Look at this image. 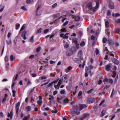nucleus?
<instances>
[{
    "instance_id": "1",
    "label": "nucleus",
    "mask_w": 120,
    "mask_h": 120,
    "mask_svg": "<svg viewBox=\"0 0 120 120\" xmlns=\"http://www.w3.org/2000/svg\"><path fill=\"white\" fill-rule=\"evenodd\" d=\"M87 107V105L85 104H80L79 105V106L74 105L73 110L71 111V113L73 114H76L78 115H79L80 114V111Z\"/></svg>"
},
{
    "instance_id": "2",
    "label": "nucleus",
    "mask_w": 120,
    "mask_h": 120,
    "mask_svg": "<svg viewBox=\"0 0 120 120\" xmlns=\"http://www.w3.org/2000/svg\"><path fill=\"white\" fill-rule=\"evenodd\" d=\"M75 51V47L72 46L71 47V49H69L70 52L69 53L66 52V55L68 56H71Z\"/></svg>"
},
{
    "instance_id": "3",
    "label": "nucleus",
    "mask_w": 120,
    "mask_h": 120,
    "mask_svg": "<svg viewBox=\"0 0 120 120\" xmlns=\"http://www.w3.org/2000/svg\"><path fill=\"white\" fill-rule=\"evenodd\" d=\"M20 104V102H18L16 103V105L15 109L16 110V113L17 115H18V113Z\"/></svg>"
},
{
    "instance_id": "4",
    "label": "nucleus",
    "mask_w": 120,
    "mask_h": 120,
    "mask_svg": "<svg viewBox=\"0 0 120 120\" xmlns=\"http://www.w3.org/2000/svg\"><path fill=\"white\" fill-rule=\"evenodd\" d=\"M87 102L89 104L92 103L95 101L94 98L93 97H91L87 99Z\"/></svg>"
},
{
    "instance_id": "5",
    "label": "nucleus",
    "mask_w": 120,
    "mask_h": 120,
    "mask_svg": "<svg viewBox=\"0 0 120 120\" xmlns=\"http://www.w3.org/2000/svg\"><path fill=\"white\" fill-rule=\"evenodd\" d=\"M89 115L88 114H85L83 115L82 116L79 120H83L86 118H87L89 117Z\"/></svg>"
},
{
    "instance_id": "6",
    "label": "nucleus",
    "mask_w": 120,
    "mask_h": 120,
    "mask_svg": "<svg viewBox=\"0 0 120 120\" xmlns=\"http://www.w3.org/2000/svg\"><path fill=\"white\" fill-rule=\"evenodd\" d=\"M112 62L115 64L118 65L119 64V61L118 60L115 58H113L111 59Z\"/></svg>"
},
{
    "instance_id": "7",
    "label": "nucleus",
    "mask_w": 120,
    "mask_h": 120,
    "mask_svg": "<svg viewBox=\"0 0 120 120\" xmlns=\"http://www.w3.org/2000/svg\"><path fill=\"white\" fill-rule=\"evenodd\" d=\"M109 8L111 9H113L114 8L113 3L112 1H110L109 2Z\"/></svg>"
},
{
    "instance_id": "8",
    "label": "nucleus",
    "mask_w": 120,
    "mask_h": 120,
    "mask_svg": "<svg viewBox=\"0 0 120 120\" xmlns=\"http://www.w3.org/2000/svg\"><path fill=\"white\" fill-rule=\"evenodd\" d=\"M87 6L89 9L91 11L93 10V8L92 6V4L91 2H90L88 3L87 4Z\"/></svg>"
},
{
    "instance_id": "9",
    "label": "nucleus",
    "mask_w": 120,
    "mask_h": 120,
    "mask_svg": "<svg viewBox=\"0 0 120 120\" xmlns=\"http://www.w3.org/2000/svg\"><path fill=\"white\" fill-rule=\"evenodd\" d=\"M27 32L26 30H24L22 34V37H23L24 40H26V35Z\"/></svg>"
},
{
    "instance_id": "10",
    "label": "nucleus",
    "mask_w": 120,
    "mask_h": 120,
    "mask_svg": "<svg viewBox=\"0 0 120 120\" xmlns=\"http://www.w3.org/2000/svg\"><path fill=\"white\" fill-rule=\"evenodd\" d=\"M93 68V66L91 64L88 66L87 67H86V70H91Z\"/></svg>"
},
{
    "instance_id": "11",
    "label": "nucleus",
    "mask_w": 120,
    "mask_h": 120,
    "mask_svg": "<svg viewBox=\"0 0 120 120\" xmlns=\"http://www.w3.org/2000/svg\"><path fill=\"white\" fill-rule=\"evenodd\" d=\"M63 105H65L68 103L69 101V100L68 98H65L63 101Z\"/></svg>"
},
{
    "instance_id": "12",
    "label": "nucleus",
    "mask_w": 120,
    "mask_h": 120,
    "mask_svg": "<svg viewBox=\"0 0 120 120\" xmlns=\"http://www.w3.org/2000/svg\"><path fill=\"white\" fill-rule=\"evenodd\" d=\"M13 115V111L12 110L11 111L10 113L9 112L8 113V117H10L11 118V119Z\"/></svg>"
},
{
    "instance_id": "13",
    "label": "nucleus",
    "mask_w": 120,
    "mask_h": 120,
    "mask_svg": "<svg viewBox=\"0 0 120 120\" xmlns=\"http://www.w3.org/2000/svg\"><path fill=\"white\" fill-rule=\"evenodd\" d=\"M110 64H108L105 67V70L108 71H109L111 69Z\"/></svg>"
},
{
    "instance_id": "14",
    "label": "nucleus",
    "mask_w": 120,
    "mask_h": 120,
    "mask_svg": "<svg viewBox=\"0 0 120 120\" xmlns=\"http://www.w3.org/2000/svg\"><path fill=\"white\" fill-rule=\"evenodd\" d=\"M18 75V73L15 74L13 78V81H15L17 79Z\"/></svg>"
},
{
    "instance_id": "15",
    "label": "nucleus",
    "mask_w": 120,
    "mask_h": 120,
    "mask_svg": "<svg viewBox=\"0 0 120 120\" xmlns=\"http://www.w3.org/2000/svg\"><path fill=\"white\" fill-rule=\"evenodd\" d=\"M72 67L70 66H69L67 69L65 70V71L66 72H68L71 69Z\"/></svg>"
},
{
    "instance_id": "16",
    "label": "nucleus",
    "mask_w": 120,
    "mask_h": 120,
    "mask_svg": "<svg viewBox=\"0 0 120 120\" xmlns=\"http://www.w3.org/2000/svg\"><path fill=\"white\" fill-rule=\"evenodd\" d=\"M106 111L105 110H103L101 112V113L100 115V116L102 117L105 114Z\"/></svg>"
},
{
    "instance_id": "17",
    "label": "nucleus",
    "mask_w": 120,
    "mask_h": 120,
    "mask_svg": "<svg viewBox=\"0 0 120 120\" xmlns=\"http://www.w3.org/2000/svg\"><path fill=\"white\" fill-rule=\"evenodd\" d=\"M96 4L95 6V9L98 8L99 7V2L98 1H96Z\"/></svg>"
},
{
    "instance_id": "18",
    "label": "nucleus",
    "mask_w": 120,
    "mask_h": 120,
    "mask_svg": "<svg viewBox=\"0 0 120 120\" xmlns=\"http://www.w3.org/2000/svg\"><path fill=\"white\" fill-rule=\"evenodd\" d=\"M60 15V14L58 13L54 15H53V17L54 18H56L58 17Z\"/></svg>"
},
{
    "instance_id": "19",
    "label": "nucleus",
    "mask_w": 120,
    "mask_h": 120,
    "mask_svg": "<svg viewBox=\"0 0 120 120\" xmlns=\"http://www.w3.org/2000/svg\"><path fill=\"white\" fill-rule=\"evenodd\" d=\"M74 61L78 64H79L80 62V60L78 58H75Z\"/></svg>"
},
{
    "instance_id": "20",
    "label": "nucleus",
    "mask_w": 120,
    "mask_h": 120,
    "mask_svg": "<svg viewBox=\"0 0 120 120\" xmlns=\"http://www.w3.org/2000/svg\"><path fill=\"white\" fill-rule=\"evenodd\" d=\"M108 42L109 45H112L114 44L113 41L112 40H108Z\"/></svg>"
},
{
    "instance_id": "21",
    "label": "nucleus",
    "mask_w": 120,
    "mask_h": 120,
    "mask_svg": "<svg viewBox=\"0 0 120 120\" xmlns=\"http://www.w3.org/2000/svg\"><path fill=\"white\" fill-rule=\"evenodd\" d=\"M112 76L113 78H115V77L116 76V75L117 73L115 71H112Z\"/></svg>"
},
{
    "instance_id": "22",
    "label": "nucleus",
    "mask_w": 120,
    "mask_h": 120,
    "mask_svg": "<svg viewBox=\"0 0 120 120\" xmlns=\"http://www.w3.org/2000/svg\"><path fill=\"white\" fill-rule=\"evenodd\" d=\"M6 42L8 45L11 44H12L11 40V39H10L9 40H7Z\"/></svg>"
},
{
    "instance_id": "23",
    "label": "nucleus",
    "mask_w": 120,
    "mask_h": 120,
    "mask_svg": "<svg viewBox=\"0 0 120 120\" xmlns=\"http://www.w3.org/2000/svg\"><path fill=\"white\" fill-rule=\"evenodd\" d=\"M41 49V48L40 46L38 47L36 49V52L37 53H38L40 52Z\"/></svg>"
},
{
    "instance_id": "24",
    "label": "nucleus",
    "mask_w": 120,
    "mask_h": 120,
    "mask_svg": "<svg viewBox=\"0 0 120 120\" xmlns=\"http://www.w3.org/2000/svg\"><path fill=\"white\" fill-rule=\"evenodd\" d=\"M82 50H80L79 51L78 53V56H82Z\"/></svg>"
},
{
    "instance_id": "25",
    "label": "nucleus",
    "mask_w": 120,
    "mask_h": 120,
    "mask_svg": "<svg viewBox=\"0 0 120 120\" xmlns=\"http://www.w3.org/2000/svg\"><path fill=\"white\" fill-rule=\"evenodd\" d=\"M34 36H33L30 39V41L31 43H33L34 42Z\"/></svg>"
},
{
    "instance_id": "26",
    "label": "nucleus",
    "mask_w": 120,
    "mask_h": 120,
    "mask_svg": "<svg viewBox=\"0 0 120 120\" xmlns=\"http://www.w3.org/2000/svg\"><path fill=\"white\" fill-rule=\"evenodd\" d=\"M105 25L106 27L108 28L109 26V22L108 21H106L105 22Z\"/></svg>"
},
{
    "instance_id": "27",
    "label": "nucleus",
    "mask_w": 120,
    "mask_h": 120,
    "mask_svg": "<svg viewBox=\"0 0 120 120\" xmlns=\"http://www.w3.org/2000/svg\"><path fill=\"white\" fill-rule=\"evenodd\" d=\"M85 45V42L84 41H82L80 43V45L82 47L84 46Z\"/></svg>"
},
{
    "instance_id": "28",
    "label": "nucleus",
    "mask_w": 120,
    "mask_h": 120,
    "mask_svg": "<svg viewBox=\"0 0 120 120\" xmlns=\"http://www.w3.org/2000/svg\"><path fill=\"white\" fill-rule=\"evenodd\" d=\"M69 33H67L64 35L63 37V38L67 39L68 38V35L69 34Z\"/></svg>"
},
{
    "instance_id": "29",
    "label": "nucleus",
    "mask_w": 120,
    "mask_h": 120,
    "mask_svg": "<svg viewBox=\"0 0 120 120\" xmlns=\"http://www.w3.org/2000/svg\"><path fill=\"white\" fill-rule=\"evenodd\" d=\"M69 45L68 43L67 42L66 43V44L64 45V48H68L69 47Z\"/></svg>"
},
{
    "instance_id": "30",
    "label": "nucleus",
    "mask_w": 120,
    "mask_h": 120,
    "mask_svg": "<svg viewBox=\"0 0 120 120\" xmlns=\"http://www.w3.org/2000/svg\"><path fill=\"white\" fill-rule=\"evenodd\" d=\"M42 102L41 100H40L38 101H37V103L40 105H41L42 104Z\"/></svg>"
},
{
    "instance_id": "31",
    "label": "nucleus",
    "mask_w": 120,
    "mask_h": 120,
    "mask_svg": "<svg viewBox=\"0 0 120 120\" xmlns=\"http://www.w3.org/2000/svg\"><path fill=\"white\" fill-rule=\"evenodd\" d=\"M30 117V115H29L25 117L23 120H27V119H29Z\"/></svg>"
},
{
    "instance_id": "32",
    "label": "nucleus",
    "mask_w": 120,
    "mask_h": 120,
    "mask_svg": "<svg viewBox=\"0 0 120 120\" xmlns=\"http://www.w3.org/2000/svg\"><path fill=\"white\" fill-rule=\"evenodd\" d=\"M72 41L73 42L75 43V44L77 43V39L76 38L72 39Z\"/></svg>"
},
{
    "instance_id": "33",
    "label": "nucleus",
    "mask_w": 120,
    "mask_h": 120,
    "mask_svg": "<svg viewBox=\"0 0 120 120\" xmlns=\"http://www.w3.org/2000/svg\"><path fill=\"white\" fill-rule=\"evenodd\" d=\"M5 61L6 62H7L8 60V56L6 55L5 57L4 58Z\"/></svg>"
},
{
    "instance_id": "34",
    "label": "nucleus",
    "mask_w": 120,
    "mask_h": 120,
    "mask_svg": "<svg viewBox=\"0 0 120 120\" xmlns=\"http://www.w3.org/2000/svg\"><path fill=\"white\" fill-rule=\"evenodd\" d=\"M80 19V18L79 16H77L76 17L75 20L76 21H79V20Z\"/></svg>"
},
{
    "instance_id": "35",
    "label": "nucleus",
    "mask_w": 120,
    "mask_h": 120,
    "mask_svg": "<svg viewBox=\"0 0 120 120\" xmlns=\"http://www.w3.org/2000/svg\"><path fill=\"white\" fill-rule=\"evenodd\" d=\"M26 109L27 111H29L31 110V107L30 106H28L26 107Z\"/></svg>"
},
{
    "instance_id": "36",
    "label": "nucleus",
    "mask_w": 120,
    "mask_h": 120,
    "mask_svg": "<svg viewBox=\"0 0 120 120\" xmlns=\"http://www.w3.org/2000/svg\"><path fill=\"white\" fill-rule=\"evenodd\" d=\"M16 27L15 28V29L16 30H18L20 27V24L19 23H17L16 24Z\"/></svg>"
},
{
    "instance_id": "37",
    "label": "nucleus",
    "mask_w": 120,
    "mask_h": 120,
    "mask_svg": "<svg viewBox=\"0 0 120 120\" xmlns=\"http://www.w3.org/2000/svg\"><path fill=\"white\" fill-rule=\"evenodd\" d=\"M109 30L108 29H106L105 30V33L106 34H108V36H109L110 34V32L109 31Z\"/></svg>"
},
{
    "instance_id": "38",
    "label": "nucleus",
    "mask_w": 120,
    "mask_h": 120,
    "mask_svg": "<svg viewBox=\"0 0 120 120\" xmlns=\"http://www.w3.org/2000/svg\"><path fill=\"white\" fill-rule=\"evenodd\" d=\"M21 8L24 11H27V9L24 6H22V7Z\"/></svg>"
},
{
    "instance_id": "39",
    "label": "nucleus",
    "mask_w": 120,
    "mask_h": 120,
    "mask_svg": "<svg viewBox=\"0 0 120 120\" xmlns=\"http://www.w3.org/2000/svg\"><path fill=\"white\" fill-rule=\"evenodd\" d=\"M107 41V39L106 38H103L102 42L103 43H105Z\"/></svg>"
},
{
    "instance_id": "40",
    "label": "nucleus",
    "mask_w": 120,
    "mask_h": 120,
    "mask_svg": "<svg viewBox=\"0 0 120 120\" xmlns=\"http://www.w3.org/2000/svg\"><path fill=\"white\" fill-rule=\"evenodd\" d=\"M40 79L41 77H39V79H36L35 81L36 83H39Z\"/></svg>"
},
{
    "instance_id": "41",
    "label": "nucleus",
    "mask_w": 120,
    "mask_h": 120,
    "mask_svg": "<svg viewBox=\"0 0 120 120\" xmlns=\"http://www.w3.org/2000/svg\"><path fill=\"white\" fill-rule=\"evenodd\" d=\"M109 82L111 84H112L113 83V81L112 79H109Z\"/></svg>"
},
{
    "instance_id": "42",
    "label": "nucleus",
    "mask_w": 120,
    "mask_h": 120,
    "mask_svg": "<svg viewBox=\"0 0 120 120\" xmlns=\"http://www.w3.org/2000/svg\"><path fill=\"white\" fill-rule=\"evenodd\" d=\"M94 90V88H92L90 90L88 91L87 92V93L88 94H90L92 92V91L93 90Z\"/></svg>"
},
{
    "instance_id": "43",
    "label": "nucleus",
    "mask_w": 120,
    "mask_h": 120,
    "mask_svg": "<svg viewBox=\"0 0 120 120\" xmlns=\"http://www.w3.org/2000/svg\"><path fill=\"white\" fill-rule=\"evenodd\" d=\"M12 92L13 93V97H15L16 96L15 95V94L16 92V91L15 90H12Z\"/></svg>"
},
{
    "instance_id": "44",
    "label": "nucleus",
    "mask_w": 120,
    "mask_h": 120,
    "mask_svg": "<svg viewBox=\"0 0 120 120\" xmlns=\"http://www.w3.org/2000/svg\"><path fill=\"white\" fill-rule=\"evenodd\" d=\"M118 75H117L116 76V78L115 79V81H114V84H116L117 83L118 79Z\"/></svg>"
},
{
    "instance_id": "45",
    "label": "nucleus",
    "mask_w": 120,
    "mask_h": 120,
    "mask_svg": "<svg viewBox=\"0 0 120 120\" xmlns=\"http://www.w3.org/2000/svg\"><path fill=\"white\" fill-rule=\"evenodd\" d=\"M57 5V3H55L52 5V8H55L56 6Z\"/></svg>"
},
{
    "instance_id": "46",
    "label": "nucleus",
    "mask_w": 120,
    "mask_h": 120,
    "mask_svg": "<svg viewBox=\"0 0 120 120\" xmlns=\"http://www.w3.org/2000/svg\"><path fill=\"white\" fill-rule=\"evenodd\" d=\"M35 87H34L32 89H31V90L30 91L29 93V94L30 95L31 94L33 91L34 90Z\"/></svg>"
},
{
    "instance_id": "47",
    "label": "nucleus",
    "mask_w": 120,
    "mask_h": 120,
    "mask_svg": "<svg viewBox=\"0 0 120 120\" xmlns=\"http://www.w3.org/2000/svg\"><path fill=\"white\" fill-rule=\"evenodd\" d=\"M114 90L113 89L112 90V93L111 94L110 96V97L111 98L113 96V94L114 93Z\"/></svg>"
},
{
    "instance_id": "48",
    "label": "nucleus",
    "mask_w": 120,
    "mask_h": 120,
    "mask_svg": "<svg viewBox=\"0 0 120 120\" xmlns=\"http://www.w3.org/2000/svg\"><path fill=\"white\" fill-rule=\"evenodd\" d=\"M96 54V55H98L99 53V50L98 49H96L95 51Z\"/></svg>"
},
{
    "instance_id": "49",
    "label": "nucleus",
    "mask_w": 120,
    "mask_h": 120,
    "mask_svg": "<svg viewBox=\"0 0 120 120\" xmlns=\"http://www.w3.org/2000/svg\"><path fill=\"white\" fill-rule=\"evenodd\" d=\"M25 28V26L24 25H23L22 27H21L20 31H22L23 30L24 28Z\"/></svg>"
},
{
    "instance_id": "50",
    "label": "nucleus",
    "mask_w": 120,
    "mask_h": 120,
    "mask_svg": "<svg viewBox=\"0 0 120 120\" xmlns=\"http://www.w3.org/2000/svg\"><path fill=\"white\" fill-rule=\"evenodd\" d=\"M42 29L41 28H40L39 29H38L37 32L38 33H40L41 32Z\"/></svg>"
},
{
    "instance_id": "51",
    "label": "nucleus",
    "mask_w": 120,
    "mask_h": 120,
    "mask_svg": "<svg viewBox=\"0 0 120 120\" xmlns=\"http://www.w3.org/2000/svg\"><path fill=\"white\" fill-rule=\"evenodd\" d=\"M10 59L11 61H13L14 60V57L12 55H11L10 56Z\"/></svg>"
},
{
    "instance_id": "52",
    "label": "nucleus",
    "mask_w": 120,
    "mask_h": 120,
    "mask_svg": "<svg viewBox=\"0 0 120 120\" xmlns=\"http://www.w3.org/2000/svg\"><path fill=\"white\" fill-rule=\"evenodd\" d=\"M67 75L66 74L65 75H64L63 76V77H64V80L63 81V82H65V80L67 79Z\"/></svg>"
},
{
    "instance_id": "53",
    "label": "nucleus",
    "mask_w": 120,
    "mask_h": 120,
    "mask_svg": "<svg viewBox=\"0 0 120 120\" xmlns=\"http://www.w3.org/2000/svg\"><path fill=\"white\" fill-rule=\"evenodd\" d=\"M53 83L52 82H51L49 83L48 85V87H49L51 86L53 84Z\"/></svg>"
},
{
    "instance_id": "54",
    "label": "nucleus",
    "mask_w": 120,
    "mask_h": 120,
    "mask_svg": "<svg viewBox=\"0 0 120 120\" xmlns=\"http://www.w3.org/2000/svg\"><path fill=\"white\" fill-rule=\"evenodd\" d=\"M61 32H64L66 31V30L65 28H62L61 30Z\"/></svg>"
},
{
    "instance_id": "55",
    "label": "nucleus",
    "mask_w": 120,
    "mask_h": 120,
    "mask_svg": "<svg viewBox=\"0 0 120 120\" xmlns=\"http://www.w3.org/2000/svg\"><path fill=\"white\" fill-rule=\"evenodd\" d=\"M49 30L48 29H45L44 31V33L45 34H46L49 32Z\"/></svg>"
},
{
    "instance_id": "56",
    "label": "nucleus",
    "mask_w": 120,
    "mask_h": 120,
    "mask_svg": "<svg viewBox=\"0 0 120 120\" xmlns=\"http://www.w3.org/2000/svg\"><path fill=\"white\" fill-rule=\"evenodd\" d=\"M108 79L107 78H105L104 79L103 81L104 82H107L108 81Z\"/></svg>"
},
{
    "instance_id": "57",
    "label": "nucleus",
    "mask_w": 120,
    "mask_h": 120,
    "mask_svg": "<svg viewBox=\"0 0 120 120\" xmlns=\"http://www.w3.org/2000/svg\"><path fill=\"white\" fill-rule=\"evenodd\" d=\"M95 105L93 107V109H95L98 106V104L97 103H95Z\"/></svg>"
},
{
    "instance_id": "58",
    "label": "nucleus",
    "mask_w": 120,
    "mask_h": 120,
    "mask_svg": "<svg viewBox=\"0 0 120 120\" xmlns=\"http://www.w3.org/2000/svg\"><path fill=\"white\" fill-rule=\"evenodd\" d=\"M86 61L85 60H84L83 63L82 65V67L83 68L84 67V66L85 64Z\"/></svg>"
},
{
    "instance_id": "59",
    "label": "nucleus",
    "mask_w": 120,
    "mask_h": 120,
    "mask_svg": "<svg viewBox=\"0 0 120 120\" xmlns=\"http://www.w3.org/2000/svg\"><path fill=\"white\" fill-rule=\"evenodd\" d=\"M102 80L101 79H99L98 81V84L99 85L101 84L102 83Z\"/></svg>"
},
{
    "instance_id": "60",
    "label": "nucleus",
    "mask_w": 120,
    "mask_h": 120,
    "mask_svg": "<svg viewBox=\"0 0 120 120\" xmlns=\"http://www.w3.org/2000/svg\"><path fill=\"white\" fill-rule=\"evenodd\" d=\"M82 93L81 91H80L78 93V96H80L82 94Z\"/></svg>"
},
{
    "instance_id": "61",
    "label": "nucleus",
    "mask_w": 120,
    "mask_h": 120,
    "mask_svg": "<svg viewBox=\"0 0 120 120\" xmlns=\"http://www.w3.org/2000/svg\"><path fill=\"white\" fill-rule=\"evenodd\" d=\"M47 78V77L46 76H42L41 77V80H43L46 79Z\"/></svg>"
},
{
    "instance_id": "62",
    "label": "nucleus",
    "mask_w": 120,
    "mask_h": 120,
    "mask_svg": "<svg viewBox=\"0 0 120 120\" xmlns=\"http://www.w3.org/2000/svg\"><path fill=\"white\" fill-rule=\"evenodd\" d=\"M59 79H60V78H59L57 80L52 82L53 83V84L54 83H56L58 82V81L59 80Z\"/></svg>"
},
{
    "instance_id": "63",
    "label": "nucleus",
    "mask_w": 120,
    "mask_h": 120,
    "mask_svg": "<svg viewBox=\"0 0 120 120\" xmlns=\"http://www.w3.org/2000/svg\"><path fill=\"white\" fill-rule=\"evenodd\" d=\"M6 100V98H4L2 100V103H4L5 102Z\"/></svg>"
},
{
    "instance_id": "64",
    "label": "nucleus",
    "mask_w": 120,
    "mask_h": 120,
    "mask_svg": "<svg viewBox=\"0 0 120 120\" xmlns=\"http://www.w3.org/2000/svg\"><path fill=\"white\" fill-rule=\"evenodd\" d=\"M65 93V91L64 90H62L60 91V93L61 94H64Z\"/></svg>"
}]
</instances>
